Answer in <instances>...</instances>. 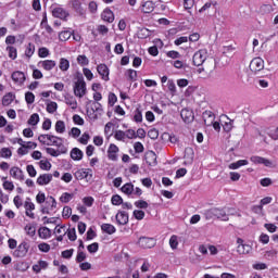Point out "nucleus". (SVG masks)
Segmentation results:
<instances>
[{"label": "nucleus", "mask_w": 278, "mask_h": 278, "mask_svg": "<svg viewBox=\"0 0 278 278\" xmlns=\"http://www.w3.org/2000/svg\"><path fill=\"white\" fill-rule=\"evenodd\" d=\"M229 215L233 216V212H231V208L225 210V208H218L213 207L206 211V216L208 218H218L219 220H229Z\"/></svg>", "instance_id": "nucleus-1"}, {"label": "nucleus", "mask_w": 278, "mask_h": 278, "mask_svg": "<svg viewBox=\"0 0 278 278\" xmlns=\"http://www.w3.org/2000/svg\"><path fill=\"white\" fill-rule=\"evenodd\" d=\"M87 88L86 80H84V75L81 73L76 74V81L74 83V94L78 99L86 97Z\"/></svg>", "instance_id": "nucleus-2"}, {"label": "nucleus", "mask_w": 278, "mask_h": 278, "mask_svg": "<svg viewBox=\"0 0 278 278\" xmlns=\"http://www.w3.org/2000/svg\"><path fill=\"white\" fill-rule=\"evenodd\" d=\"M237 253H239V255H249V253L253 251V247L244 243V240H242L241 238L237 239Z\"/></svg>", "instance_id": "nucleus-3"}, {"label": "nucleus", "mask_w": 278, "mask_h": 278, "mask_svg": "<svg viewBox=\"0 0 278 278\" xmlns=\"http://www.w3.org/2000/svg\"><path fill=\"white\" fill-rule=\"evenodd\" d=\"M205 60H207V50H199L193 54L194 66H202L205 64Z\"/></svg>", "instance_id": "nucleus-4"}, {"label": "nucleus", "mask_w": 278, "mask_h": 278, "mask_svg": "<svg viewBox=\"0 0 278 278\" xmlns=\"http://www.w3.org/2000/svg\"><path fill=\"white\" fill-rule=\"evenodd\" d=\"M250 71L254 73V75H257L260 71H264V60L262 58H254L250 62Z\"/></svg>", "instance_id": "nucleus-5"}, {"label": "nucleus", "mask_w": 278, "mask_h": 278, "mask_svg": "<svg viewBox=\"0 0 278 278\" xmlns=\"http://www.w3.org/2000/svg\"><path fill=\"white\" fill-rule=\"evenodd\" d=\"M139 247L141 249H153L155 247L156 241L154 238H149V237H140L138 240Z\"/></svg>", "instance_id": "nucleus-6"}, {"label": "nucleus", "mask_w": 278, "mask_h": 278, "mask_svg": "<svg viewBox=\"0 0 278 278\" xmlns=\"http://www.w3.org/2000/svg\"><path fill=\"white\" fill-rule=\"evenodd\" d=\"M29 251V244L27 242H22L17 249L13 252L14 257H25Z\"/></svg>", "instance_id": "nucleus-7"}, {"label": "nucleus", "mask_w": 278, "mask_h": 278, "mask_svg": "<svg viewBox=\"0 0 278 278\" xmlns=\"http://www.w3.org/2000/svg\"><path fill=\"white\" fill-rule=\"evenodd\" d=\"M202 118L206 127H212V125H214V121H216V115H214L212 111H204Z\"/></svg>", "instance_id": "nucleus-8"}, {"label": "nucleus", "mask_w": 278, "mask_h": 278, "mask_svg": "<svg viewBox=\"0 0 278 278\" xmlns=\"http://www.w3.org/2000/svg\"><path fill=\"white\" fill-rule=\"evenodd\" d=\"M216 68V62L211 59L206 63H204L203 68H199L198 73H203L205 71L206 75H211V73H214V70Z\"/></svg>", "instance_id": "nucleus-9"}, {"label": "nucleus", "mask_w": 278, "mask_h": 278, "mask_svg": "<svg viewBox=\"0 0 278 278\" xmlns=\"http://www.w3.org/2000/svg\"><path fill=\"white\" fill-rule=\"evenodd\" d=\"M97 71L104 81H110V68H108V65L100 64Z\"/></svg>", "instance_id": "nucleus-10"}, {"label": "nucleus", "mask_w": 278, "mask_h": 278, "mask_svg": "<svg viewBox=\"0 0 278 278\" xmlns=\"http://www.w3.org/2000/svg\"><path fill=\"white\" fill-rule=\"evenodd\" d=\"M117 225H127L129 223V214L125 211H119L115 216Z\"/></svg>", "instance_id": "nucleus-11"}, {"label": "nucleus", "mask_w": 278, "mask_h": 278, "mask_svg": "<svg viewBox=\"0 0 278 278\" xmlns=\"http://www.w3.org/2000/svg\"><path fill=\"white\" fill-rule=\"evenodd\" d=\"M118 148L116 144L111 143L109 149H108V157L109 160H112V162H116L118 160Z\"/></svg>", "instance_id": "nucleus-12"}, {"label": "nucleus", "mask_w": 278, "mask_h": 278, "mask_svg": "<svg viewBox=\"0 0 278 278\" xmlns=\"http://www.w3.org/2000/svg\"><path fill=\"white\" fill-rule=\"evenodd\" d=\"M51 181H53L52 174H42L37 178L38 186H48V184H51Z\"/></svg>", "instance_id": "nucleus-13"}, {"label": "nucleus", "mask_w": 278, "mask_h": 278, "mask_svg": "<svg viewBox=\"0 0 278 278\" xmlns=\"http://www.w3.org/2000/svg\"><path fill=\"white\" fill-rule=\"evenodd\" d=\"M180 116L185 123H192L194 121V113L191 110L182 109L180 112Z\"/></svg>", "instance_id": "nucleus-14"}, {"label": "nucleus", "mask_w": 278, "mask_h": 278, "mask_svg": "<svg viewBox=\"0 0 278 278\" xmlns=\"http://www.w3.org/2000/svg\"><path fill=\"white\" fill-rule=\"evenodd\" d=\"M52 15L55 18H61L62 21H64L68 16V12H66V10H64L63 8L56 7L52 10Z\"/></svg>", "instance_id": "nucleus-15"}, {"label": "nucleus", "mask_w": 278, "mask_h": 278, "mask_svg": "<svg viewBox=\"0 0 278 278\" xmlns=\"http://www.w3.org/2000/svg\"><path fill=\"white\" fill-rule=\"evenodd\" d=\"M251 162L253 164H264V166L270 167L273 166V162L268 159L262 157V156H251Z\"/></svg>", "instance_id": "nucleus-16"}, {"label": "nucleus", "mask_w": 278, "mask_h": 278, "mask_svg": "<svg viewBox=\"0 0 278 278\" xmlns=\"http://www.w3.org/2000/svg\"><path fill=\"white\" fill-rule=\"evenodd\" d=\"M91 112H92V114L89 115V118H92V121H97V118H99V116L94 112H99V113L103 112V105H101V103H99V102H93Z\"/></svg>", "instance_id": "nucleus-17"}, {"label": "nucleus", "mask_w": 278, "mask_h": 278, "mask_svg": "<svg viewBox=\"0 0 278 278\" xmlns=\"http://www.w3.org/2000/svg\"><path fill=\"white\" fill-rule=\"evenodd\" d=\"M11 77L15 84H25V73L21 71L13 72Z\"/></svg>", "instance_id": "nucleus-18"}, {"label": "nucleus", "mask_w": 278, "mask_h": 278, "mask_svg": "<svg viewBox=\"0 0 278 278\" xmlns=\"http://www.w3.org/2000/svg\"><path fill=\"white\" fill-rule=\"evenodd\" d=\"M11 177H14V179H20V181H23L25 179V176L23 175V169L18 167H12L10 169Z\"/></svg>", "instance_id": "nucleus-19"}, {"label": "nucleus", "mask_w": 278, "mask_h": 278, "mask_svg": "<svg viewBox=\"0 0 278 278\" xmlns=\"http://www.w3.org/2000/svg\"><path fill=\"white\" fill-rule=\"evenodd\" d=\"M101 18L106 23H114V12L110 9H105L101 14Z\"/></svg>", "instance_id": "nucleus-20"}, {"label": "nucleus", "mask_w": 278, "mask_h": 278, "mask_svg": "<svg viewBox=\"0 0 278 278\" xmlns=\"http://www.w3.org/2000/svg\"><path fill=\"white\" fill-rule=\"evenodd\" d=\"M146 162L149 166H155L157 164V155L151 151L146 154Z\"/></svg>", "instance_id": "nucleus-21"}, {"label": "nucleus", "mask_w": 278, "mask_h": 278, "mask_svg": "<svg viewBox=\"0 0 278 278\" xmlns=\"http://www.w3.org/2000/svg\"><path fill=\"white\" fill-rule=\"evenodd\" d=\"M55 65L56 63L53 60H46L39 62V66H41V68H43L45 71H53V68H55Z\"/></svg>", "instance_id": "nucleus-22"}, {"label": "nucleus", "mask_w": 278, "mask_h": 278, "mask_svg": "<svg viewBox=\"0 0 278 278\" xmlns=\"http://www.w3.org/2000/svg\"><path fill=\"white\" fill-rule=\"evenodd\" d=\"M72 160L79 162L84 159V152L79 148H73L71 151Z\"/></svg>", "instance_id": "nucleus-23"}, {"label": "nucleus", "mask_w": 278, "mask_h": 278, "mask_svg": "<svg viewBox=\"0 0 278 278\" xmlns=\"http://www.w3.org/2000/svg\"><path fill=\"white\" fill-rule=\"evenodd\" d=\"M90 169H78L74 175L78 180L88 179V177H92V174H89Z\"/></svg>", "instance_id": "nucleus-24"}, {"label": "nucleus", "mask_w": 278, "mask_h": 278, "mask_svg": "<svg viewBox=\"0 0 278 278\" xmlns=\"http://www.w3.org/2000/svg\"><path fill=\"white\" fill-rule=\"evenodd\" d=\"M155 10V4L153 3V1H146L142 4V12L144 14H151V12H153Z\"/></svg>", "instance_id": "nucleus-25"}, {"label": "nucleus", "mask_w": 278, "mask_h": 278, "mask_svg": "<svg viewBox=\"0 0 278 278\" xmlns=\"http://www.w3.org/2000/svg\"><path fill=\"white\" fill-rule=\"evenodd\" d=\"M38 233H39V238H41L42 240H47L51 238V229H49L48 227L39 228Z\"/></svg>", "instance_id": "nucleus-26"}, {"label": "nucleus", "mask_w": 278, "mask_h": 278, "mask_svg": "<svg viewBox=\"0 0 278 278\" xmlns=\"http://www.w3.org/2000/svg\"><path fill=\"white\" fill-rule=\"evenodd\" d=\"M101 229L104 231V233H109V236L116 233V227H114L112 224H102Z\"/></svg>", "instance_id": "nucleus-27"}, {"label": "nucleus", "mask_w": 278, "mask_h": 278, "mask_svg": "<svg viewBox=\"0 0 278 278\" xmlns=\"http://www.w3.org/2000/svg\"><path fill=\"white\" fill-rule=\"evenodd\" d=\"M249 164L248 160H239L235 163H231L228 168H230V170H236L238 168H240V166H247Z\"/></svg>", "instance_id": "nucleus-28"}, {"label": "nucleus", "mask_w": 278, "mask_h": 278, "mask_svg": "<svg viewBox=\"0 0 278 278\" xmlns=\"http://www.w3.org/2000/svg\"><path fill=\"white\" fill-rule=\"evenodd\" d=\"M15 98L16 97L12 92L7 93L2 98V105H4V106L10 105L12 103V101H14Z\"/></svg>", "instance_id": "nucleus-29"}, {"label": "nucleus", "mask_w": 278, "mask_h": 278, "mask_svg": "<svg viewBox=\"0 0 278 278\" xmlns=\"http://www.w3.org/2000/svg\"><path fill=\"white\" fill-rule=\"evenodd\" d=\"M122 192H124V194H127L129 197V194H134V184L131 182H127L122 187Z\"/></svg>", "instance_id": "nucleus-30"}, {"label": "nucleus", "mask_w": 278, "mask_h": 278, "mask_svg": "<svg viewBox=\"0 0 278 278\" xmlns=\"http://www.w3.org/2000/svg\"><path fill=\"white\" fill-rule=\"evenodd\" d=\"M55 131L58 134H64V131H66V124H64V121H58L55 123Z\"/></svg>", "instance_id": "nucleus-31"}, {"label": "nucleus", "mask_w": 278, "mask_h": 278, "mask_svg": "<svg viewBox=\"0 0 278 278\" xmlns=\"http://www.w3.org/2000/svg\"><path fill=\"white\" fill-rule=\"evenodd\" d=\"M76 60L80 66H88L90 64V60L85 54L78 55Z\"/></svg>", "instance_id": "nucleus-32"}, {"label": "nucleus", "mask_w": 278, "mask_h": 278, "mask_svg": "<svg viewBox=\"0 0 278 278\" xmlns=\"http://www.w3.org/2000/svg\"><path fill=\"white\" fill-rule=\"evenodd\" d=\"M59 67L61 71H68V68H71V62H68L67 59L62 58Z\"/></svg>", "instance_id": "nucleus-33"}, {"label": "nucleus", "mask_w": 278, "mask_h": 278, "mask_svg": "<svg viewBox=\"0 0 278 278\" xmlns=\"http://www.w3.org/2000/svg\"><path fill=\"white\" fill-rule=\"evenodd\" d=\"M38 123H40V115H38V113H34L33 115H30L28 119V125L36 126L38 125Z\"/></svg>", "instance_id": "nucleus-34"}, {"label": "nucleus", "mask_w": 278, "mask_h": 278, "mask_svg": "<svg viewBox=\"0 0 278 278\" xmlns=\"http://www.w3.org/2000/svg\"><path fill=\"white\" fill-rule=\"evenodd\" d=\"M36 51V46L34 43H28L25 50L26 58H31Z\"/></svg>", "instance_id": "nucleus-35"}, {"label": "nucleus", "mask_w": 278, "mask_h": 278, "mask_svg": "<svg viewBox=\"0 0 278 278\" xmlns=\"http://www.w3.org/2000/svg\"><path fill=\"white\" fill-rule=\"evenodd\" d=\"M71 31L68 30H63L59 34V39L61 40V42H66V40L71 39Z\"/></svg>", "instance_id": "nucleus-36"}, {"label": "nucleus", "mask_w": 278, "mask_h": 278, "mask_svg": "<svg viewBox=\"0 0 278 278\" xmlns=\"http://www.w3.org/2000/svg\"><path fill=\"white\" fill-rule=\"evenodd\" d=\"M66 105H70L72 110H77V100L73 97L65 98Z\"/></svg>", "instance_id": "nucleus-37"}, {"label": "nucleus", "mask_w": 278, "mask_h": 278, "mask_svg": "<svg viewBox=\"0 0 278 278\" xmlns=\"http://www.w3.org/2000/svg\"><path fill=\"white\" fill-rule=\"evenodd\" d=\"M24 230L26 231L27 236H30L31 238L36 236V227L31 226V224L26 225Z\"/></svg>", "instance_id": "nucleus-38"}, {"label": "nucleus", "mask_w": 278, "mask_h": 278, "mask_svg": "<svg viewBox=\"0 0 278 278\" xmlns=\"http://www.w3.org/2000/svg\"><path fill=\"white\" fill-rule=\"evenodd\" d=\"M185 160H188V162H192V160H194V152L192 148H187L185 150Z\"/></svg>", "instance_id": "nucleus-39"}, {"label": "nucleus", "mask_w": 278, "mask_h": 278, "mask_svg": "<svg viewBox=\"0 0 278 278\" xmlns=\"http://www.w3.org/2000/svg\"><path fill=\"white\" fill-rule=\"evenodd\" d=\"M53 135H40L38 137L39 142H41V144H49V142H47V140H53Z\"/></svg>", "instance_id": "nucleus-40"}, {"label": "nucleus", "mask_w": 278, "mask_h": 278, "mask_svg": "<svg viewBox=\"0 0 278 278\" xmlns=\"http://www.w3.org/2000/svg\"><path fill=\"white\" fill-rule=\"evenodd\" d=\"M25 101L28 105H31V103H34V101H36V96H34L33 92L30 91H27L25 93Z\"/></svg>", "instance_id": "nucleus-41"}, {"label": "nucleus", "mask_w": 278, "mask_h": 278, "mask_svg": "<svg viewBox=\"0 0 278 278\" xmlns=\"http://www.w3.org/2000/svg\"><path fill=\"white\" fill-rule=\"evenodd\" d=\"M64 140L60 137H55L53 136L52 140H49V142L47 143L48 147H51V144L53 147H60V142H63Z\"/></svg>", "instance_id": "nucleus-42"}, {"label": "nucleus", "mask_w": 278, "mask_h": 278, "mask_svg": "<svg viewBox=\"0 0 278 278\" xmlns=\"http://www.w3.org/2000/svg\"><path fill=\"white\" fill-rule=\"evenodd\" d=\"M139 38H149L151 36V30L149 28H141L138 33Z\"/></svg>", "instance_id": "nucleus-43"}, {"label": "nucleus", "mask_w": 278, "mask_h": 278, "mask_svg": "<svg viewBox=\"0 0 278 278\" xmlns=\"http://www.w3.org/2000/svg\"><path fill=\"white\" fill-rule=\"evenodd\" d=\"M135 206L139 210H147V207H149V203L144 200H138L135 202Z\"/></svg>", "instance_id": "nucleus-44"}, {"label": "nucleus", "mask_w": 278, "mask_h": 278, "mask_svg": "<svg viewBox=\"0 0 278 278\" xmlns=\"http://www.w3.org/2000/svg\"><path fill=\"white\" fill-rule=\"evenodd\" d=\"M112 205H123V198L118 194H115L111 199Z\"/></svg>", "instance_id": "nucleus-45"}, {"label": "nucleus", "mask_w": 278, "mask_h": 278, "mask_svg": "<svg viewBox=\"0 0 278 278\" xmlns=\"http://www.w3.org/2000/svg\"><path fill=\"white\" fill-rule=\"evenodd\" d=\"M126 75L128 76V79L130 81H136V79L138 78V72H136L135 70H128Z\"/></svg>", "instance_id": "nucleus-46"}, {"label": "nucleus", "mask_w": 278, "mask_h": 278, "mask_svg": "<svg viewBox=\"0 0 278 278\" xmlns=\"http://www.w3.org/2000/svg\"><path fill=\"white\" fill-rule=\"evenodd\" d=\"M148 136H149V138H151V140H157V138L160 136V131L155 128H152L148 131Z\"/></svg>", "instance_id": "nucleus-47"}, {"label": "nucleus", "mask_w": 278, "mask_h": 278, "mask_svg": "<svg viewBox=\"0 0 278 278\" xmlns=\"http://www.w3.org/2000/svg\"><path fill=\"white\" fill-rule=\"evenodd\" d=\"M169 247L170 249L175 250L179 247V241H177V236L173 235L169 239Z\"/></svg>", "instance_id": "nucleus-48"}, {"label": "nucleus", "mask_w": 278, "mask_h": 278, "mask_svg": "<svg viewBox=\"0 0 278 278\" xmlns=\"http://www.w3.org/2000/svg\"><path fill=\"white\" fill-rule=\"evenodd\" d=\"M71 199H73V194L68 193V192H64L61 197H60V201L61 203H68L71 201Z\"/></svg>", "instance_id": "nucleus-49"}, {"label": "nucleus", "mask_w": 278, "mask_h": 278, "mask_svg": "<svg viewBox=\"0 0 278 278\" xmlns=\"http://www.w3.org/2000/svg\"><path fill=\"white\" fill-rule=\"evenodd\" d=\"M0 157H12V150H10V148H2L0 151Z\"/></svg>", "instance_id": "nucleus-50"}, {"label": "nucleus", "mask_w": 278, "mask_h": 278, "mask_svg": "<svg viewBox=\"0 0 278 278\" xmlns=\"http://www.w3.org/2000/svg\"><path fill=\"white\" fill-rule=\"evenodd\" d=\"M67 237H68V240H71V242H75V240H77V232L75 228H72L67 231Z\"/></svg>", "instance_id": "nucleus-51"}, {"label": "nucleus", "mask_w": 278, "mask_h": 278, "mask_svg": "<svg viewBox=\"0 0 278 278\" xmlns=\"http://www.w3.org/2000/svg\"><path fill=\"white\" fill-rule=\"evenodd\" d=\"M7 51L9 52V58H11V60H16V48L9 46L7 47Z\"/></svg>", "instance_id": "nucleus-52"}, {"label": "nucleus", "mask_w": 278, "mask_h": 278, "mask_svg": "<svg viewBox=\"0 0 278 278\" xmlns=\"http://www.w3.org/2000/svg\"><path fill=\"white\" fill-rule=\"evenodd\" d=\"M58 110V103L55 102H50L47 105V112H49V114H53L54 112H56Z\"/></svg>", "instance_id": "nucleus-53"}, {"label": "nucleus", "mask_w": 278, "mask_h": 278, "mask_svg": "<svg viewBox=\"0 0 278 278\" xmlns=\"http://www.w3.org/2000/svg\"><path fill=\"white\" fill-rule=\"evenodd\" d=\"M134 122L135 123H142V111H140V109H137L135 111Z\"/></svg>", "instance_id": "nucleus-54"}, {"label": "nucleus", "mask_w": 278, "mask_h": 278, "mask_svg": "<svg viewBox=\"0 0 278 278\" xmlns=\"http://www.w3.org/2000/svg\"><path fill=\"white\" fill-rule=\"evenodd\" d=\"M71 214H73V208L71 206H64L62 212L63 218H71Z\"/></svg>", "instance_id": "nucleus-55"}, {"label": "nucleus", "mask_w": 278, "mask_h": 278, "mask_svg": "<svg viewBox=\"0 0 278 278\" xmlns=\"http://www.w3.org/2000/svg\"><path fill=\"white\" fill-rule=\"evenodd\" d=\"M39 166L41 170H51V163L49 161H40Z\"/></svg>", "instance_id": "nucleus-56"}, {"label": "nucleus", "mask_w": 278, "mask_h": 278, "mask_svg": "<svg viewBox=\"0 0 278 278\" xmlns=\"http://www.w3.org/2000/svg\"><path fill=\"white\" fill-rule=\"evenodd\" d=\"M38 249L41 253H49V251H51V245H49V243H40Z\"/></svg>", "instance_id": "nucleus-57"}, {"label": "nucleus", "mask_w": 278, "mask_h": 278, "mask_svg": "<svg viewBox=\"0 0 278 278\" xmlns=\"http://www.w3.org/2000/svg\"><path fill=\"white\" fill-rule=\"evenodd\" d=\"M86 260V254L84 253L83 250H78L77 251V256H76V262L78 264H81V262H84Z\"/></svg>", "instance_id": "nucleus-58"}, {"label": "nucleus", "mask_w": 278, "mask_h": 278, "mask_svg": "<svg viewBox=\"0 0 278 278\" xmlns=\"http://www.w3.org/2000/svg\"><path fill=\"white\" fill-rule=\"evenodd\" d=\"M132 214L137 220L144 219V211L135 210Z\"/></svg>", "instance_id": "nucleus-59"}, {"label": "nucleus", "mask_w": 278, "mask_h": 278, "mask_svg": "<svg viewBox=\"0 0 278 278\" xmlns=\"http://www.w3.org/2000/svg\"><path fill=\"white\" fill-rule=\"evenodd\" d=\"M118 101V98L116 97L115 93L110 92L109 93V105L114 106V104Z\"/></svg>", "instance_id": "nucleus-60"}, {"label": "nucleus", "mask_w": 278, "mask_h": 278, "mask_svg": "<svg viewBox=\"0 0 278 278\" xmlns=\"http://www.w3.org/2000/svg\"><path fill=\"white\" fill-rule=\"evenodd\" d=\"M88 140H90V135L88 132H84L79 138L80 144H88Z\"/></svg>", "instance_id": "nucleus-61"}, {"label": "nucleus", "mask_w": 278, "mask_h": 278, "mask_svg": "<svg viewBox=\"0 0 278 278\" xmlns=\"http://www.w3.org/2000/svg\"><path fill=\"white\" fill-rule=\"evenodd\" d=\"M87 250L90 253H97V251H99V244L97 242H93L87 247Z\"/></svg>", "instance_id": "nucleus-62"}, {"label": "nucleus", "mask_w": 278, "mask_h": 278, "mask_svg": "<svg viewBox=\"0 0 278 278\" xmlns=\"http://www.w3.org/2000/svg\"><path fill=\"white\" fill-rule=\"evenodd\" d=\"M26 170H27L29 177H36L37 172H36V168L34 167V165H27Z\"/></svg>", "instance_id": "nucleus-63"}, {"label": "nucleus", "mask_w": 278, "mask_h": 278, "mask_svg": "<svg viewBox=\"0 0 278 278\" xmlns=\"http://www.w3.org/2000/svg\"><path fill=\"white\" fill-rule=\"evenodd\" d=\"M38 55L39 58H49V50L47 48H39Z\"/></svg>", "instance_id": "nucleus-64"}]
</instances>
